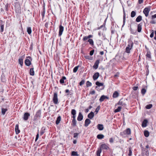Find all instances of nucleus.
<instances>
[{
	"mask_svg": "<svg viewBox=\"0 0 156 156\" xmlns=\"http://www.w3.org/2000/svg\"><path fill=\"white\" fill-rule=\"evenodd\" d=\"M131 131L130 128H127L122 132L120 133V135L123 137H126L128 135H130L131 134Z\"/></svg>",
	"mask_w": 156,
	"mask_h": 156,
	"instance_id": "nucleus-1",
	"label": "nucleus"
},
{
	"mask_svg": "<svg viewBox=\"0 0 156 156\" xmlns=\"http://www.w3.org/2000/svg\"><path fill=\"white\" fill-rule=\"evenodd\" d=\"M53 100L54 103L55 104H57L58 102V94L56 93H54Z\"/></svg>",
	"mask_w": 156,
	"mask_h": 156,
	"instance_id": "nucleus-2",
	"label": "nucleus"
},
{
	"mask_svg": "<svg viewBox=\"0 0 156 156\" xmlns=\"http://www.w3.org/2000/svg\"><path fill=\"white\" fill-rule=\"evenodd\" d=\"M151 10L150 7H146L144 10L143 12L146 17L148 15L149 13Z\"/></svg>",
	"mask_w": 156,
	"mask_h": 156,
	"instance_id": "nucleus-3",
	"label": "nucleus"
},
{
	"mask_svg": "<svg viewBox=\"0 0 156 156\" xmlns=\"http://www.w3.org/2000/svg\"><path fill=\"white\" fill-rule=\"evenodd\" d=\"M130 45L129 44L126 49V51L127 53H129L130 52V51L132 47L133 44V43L131 42H130Z\"/></svg>",
	"mask_w": 156,
	"mask_h": 156,
	"instance_id": "nucleus-4",
	"label": "nucleus"
},
{
	"mask_svg": "<svg viewBox=\"0 0 156 156\" xmlns=\"http://www.w3.org/2000/svg\"><path fill=\"white\" fill-rule=\"evenodd\" d=\"M149 152L148 150L146 149H144L142 151L143 156H149Z\"/></svg>",
	"mask_w": 156,
	"mask_h": 156,
	"instance_id": "nucleus-5",
	"label": "nucleus"
},
{
	"mask_svg": "<svg viewBox=\"0 0 156 156\" xmlns=\"http://www.w3.org/2000/svg\"><path fill=\"white\" fill-rule=\"evenodd\" d=\"M64 30V27L62 25H60L59 27V31L58 35L60 36L62 34Z\"/></svg>",
	"mask_w": 156,
	"mask_h": 156,
	"instance_id": "nucleus-6",
	"label": "nucleus"
},
{
	"mask_svg": "<svg viewBox=\"0 0 156 156\" xmlns=\"http://www.w3.org/2000/svg\"><path fill=\"white\" fill-rule=\"evenodd\" d=\"M41 113V110H38L36 112L35 116L34 117V119H36L37 118L40 117Z\"/></svg>",
	"mask_w": 156,
	"mask_h": 156,
	"instance_id": "nucleus-7",
	"label": "nucleus"
},
{
	"mask_svg": "<svg viewBox=\"0 0 156 156\" xmlns=\"http://www.w3.org/2000/svg\"><path fill=\"white\" fill-rule=\"evenodd\" d=\"M30 115V114L28 112H26L24 113L23 117V119L24 120H27Z\"/></svg>",
	"mask_w": 156,
	"mask_h": 156,
	"instance_id": "nucleus-8",
	"label": "nucleus"
},
{
	"mask_svg": "<svg viewBox=\"0 0 156 156\" xmlns=\"http://www.w3.org/2000/svg\"><path fill=\"white\" fill-rule=\"evenodd\" d=\"M100 62V61L99 60H96L94 63V65L93 66V68L95 69H98V65Z\"/></svg>",
	"mask_w": 156,
	"mask_h": 156,
	"instance_id": "nucleus-9",
	"label": "nucleus"
},
{
	"mask_svg": "<svg viewBox=\"0 0 156 156\" xmlns=\"http://www.w3.org/2000/svg\"><path fill=\"white\" fill-rule=\"evenodd\" d=\"M105 99H109V98L108 97L105 96L104 95H102L99 99V101L100 102H101L103 101Z\"/></svg>",
	"mask_w": 156,
	"mask_h": 156,
	"instance_id": "nucleus-10",
	"label": "nucleus"
},
{
	"mask_svg": "<svg viewBox=\"0 0 156 156\" xmlns=\"http://www.w3.org/2000/svg\"><path fill=\"white\" fill-rule=\"evenodd\" d=\"M99 73H94L93 76V79L94 80H96L99 76Z\"/></svg>",
	"mask_w": 156,
	"mask_h": 156,
	"instance_id": "nucleus-11",
	"label": "nucleus"
},
{
	"mask_svg": "<svg viewBox=\"0 0 156 156\" xmlns=\"http://www.w3.org/2000/svg\"><path fill=\"white\" fill-rule=\"evenodd\" d=\"M83 116L82 113L81 112H79L77 118V120L78 121H81L83 119Z\"/></svg>",
	"mask_w": 156,
	"mask_h": 156,
	"instance_id": "nucleus-12",
	"label": "nucleus"
},
{
	"mask_svg": "<svg viewBox=\"0 0 156 156\" xmlns=\"http://www.w3.org/2000/svg\"><path fill=\"white\" fill-rule=\"evenodd\" d=\"M90 122L91 121L89 119H86L85 122L84 126L85 127H87Z\"/></svg>",
	"mask_w": 156,
	"mask_h": 156,
	"instance_id": "nucleus-13",
	"label": "nucleus"
},
{
	"mask_svg": "<svg viewBox=\"0 0 156 156\" xmlns=\"http://www.w3.org/2000/svg\"><path fill=\"white\" fill-rule=\"evenodd\" d=\"M25 63L26 65L27 66H30L31 64V62L30 60L28 59H26L25 61Z\"/></svg>",
	"mask_w": 156,
	"mask_h": 156,
	"instance_id": "nucleus-14",
	"label": "nucleus"
},
{
	"mask_svg": "<svg viewBox=\"0 0 156 156\" xmlns=\"http://www.w3.org/2000/svg\"><path fill=\"white\" fill-rule=\"evenodd\" d=\"M148 122L147 120V119H144L143 121L142 126L143 127H146L147 126V123Z\"/></svg>",
	"mask_w": 156,
	"mask_h": 156,
	"instance_id": "nucleus-15",
	"label": "nucleus"
},
{
	"mask_svg": "<svg viewBox=\"0 0 156 156\" xmlns=\"http://www.w3.org/2000/svg\"><path fill=\"white\" fill-rule=\"evenodd\" d=\"M15 130L16 133V134H18L20 133V131L19 129V125L18 124L16 125L15 126Z\"/></svg>",
	"mask_w": 156,
	"mask_h": 156,
	"instance_id": "nucleus-16",
	"label": "nucleus"
},
{
	"mask_svg": "<svg viewBox=\"0 0 156 156\" xmlns=\"http://www.w3.org/2000/svg\"><path fill=\"white\" fill-rule=\"evenodd\" d=\"M101 149L107 150L108 148V147L105 144H103L101 146Z\"/></svg>",
	"mask_w": 156,
	"mask_h": 156,
	"instance_id": "nucleus-17",
	"label": "nucleus"
},
{
	"mask_svg": "<svg viewBox=\"0 0 156 156\" xmlns=\"http://www.w3.org/2000/svg\"><path fill=\"white\" fill-rule=\"evenodd\" d=\"M97 128L100 130H102L104 129L103 125L101 124H98L97 125Z\"/></svg>",
	"mask_w": 156,
	"mask_h": 156,
	"instance_id": "nucleus-18",
	"label": "nucleus"
},
{
	"mask_svg": "<svg viewBox=\"0 0 156 156\" xmlns=\"http://www.w3.org/2000/svg\"><path fill=\"white\" fill-rule=\"evenodd\" d=\"M118 104L119 105H121L122 106L126 105V104L124 102L122 99L120 100L119 102L118 103Z\"/></svg>",
	"mask_w": 156,
	"mask_h": 156,
	"instance_id": "nucleus-19",
	"label": "nucleus"
},
{
	"mask_svg": "<svg viewBox=\"0 0 156 156\" xmlns=\"http://www.w3.org/2000/svg\"><path fill=\"white\" fill-rule=\"evenodd\" d=\"M94 115V113L93 112H91L88 115V117L90 119H92Z\"/></svg>",
	"mask_w": 156,
	"mask_h": 156,
	"instance_id": "nucleus-20",
	"label": "nucleus"
},
{
	"mask_svg": "<svg viewBox=\"0 0 156 156\" xmlns=\"http://www.w3.org/2000/svg\"><path fill=\"white\" fill-rule=\"evenodd\" d=\"M73 118V119L72 120V125L73 126H76V118Z\"/></svg>",
	"mask_w": 156,
	"mask_h": 156,
	"instance_id": "nucleus-21",
	"label": "nucleus"
},
{
	"mask_svg": "<svg viewBox=\"0 0 156 156\" xmlns=\"http://www.w3.org/2000/svg\"><path fill=\"white\" fill-rule=\"evenodd\" d=\"M71 114L73 115L72 118H76V111L74 109H73L71 111Z\"/></svg>",
	"mask_w": 156,
	"mask_h": 156,
	"instance_id": "nucleus-22",
	"label": "nucleus"
},
{
	"mask_svg": "<svg viewBox=\"0 0 156 156\" xmlns=\"http://www.w3.org/2000/svg\"><path fill=\"white\" fill-rule=\"evenodd\" d=\"M61 120V117L60 116H58L56 121L55 123L56 125H58L60 123Z\"/></svg>",
	"mask_w": 156,
	"mask_h": 156,
	"instance_id": "nucleus-23",
	"label": "nucleus"
},
{
	"mask_svg": "<svg viewBox=\"0 0 156 156\" xmlns=\"http://www.w3.org/2000/svg\"><path fill=\"white\" fill-rule=\"evenodd\" d=\"M119 95V94L118 93V92L117 91H115L113 94V97L114 98H117Z\"/></svg>",
	"mask_w": 156,
	"mask_h": 156,
	"instance_id": "nucleus-24",
	"label": "nucleus"
},
{
	"mask_svg": "<svg viewBox=\"0 0 156 156\" xmlns=\"http://www.w3.org/2000/svg\"><path fill=\"white\" fill-rule=\"evenodd\" d=\"M142 25L141 23H140L137 26V31L138 32H140L141 30L142 29Z\"/></svg>",
	"mask_w": 156,
	"mask_h": 156,
	"instance_id": "nucleus-25",
	"label": "nucleus"
},
{
	"mask_svg": "<svg viewBox=\"0 0 156 156\" xmlns=\"http://www.w3.org/2000/svg\"><path fill=\"white\" fill-rule=\"evenodd\" d=\"M30 75L33 76L34 75V68H31L30 69Z\"/></svg>",
	"mask_w": 156,
	"mask_h": 156,
	"instance_id": "nucleus-26",
	"label": "nucleus"
},
{
	"mask_svg": "<svg viewBox=\"0 0 156 156\" xmlns=\"http://www.w3.org/2000/svg\"><path fill=\"white\" fill-rule=\"evenodd\" d=\"M66 77L64 76H62V78L60 80V83L61 84H63L64 83V80L66 79Z\"/></svg>",
	"mask_w": 156,
	"mask_h": 156,
	"instance_id": "nucleus-27",
	"label": "nucleus"
},
{
	"mask_svg": "<svg viewBox=\"0 0 156 156\" xmlns=\"http://www.w3.org/2000/svg\"><path fill=\"white\" fill-rule=\"evenodd\" d=\"M144 134L145 137H147L149 136V133L147 130H146L144 131Z\"/></svg>",
	"mask_w": 156,
	"mask_h": 156,
	"instance_id": "nucleus-28",
	"label": "nucleus"
},
{
	"mask_svg": "<svg viewBox=\"0 0 156 156\" xmlns=\"http://www.w3.org/2000/svg\"><path fill=\"white\" fill-rule=\"evenodd\" d=\"M104 136L102 134H99L97 136V138L98 139H101L104 138Z\"/></svg>",
	"mask_w": 156,
	"mask_h": 156,
	"instance_id": "nucleus-29",
	"label": "nucleus"
},
{
	"mask_svg": "<svg viewBox=\"0 0 156 156\" xmlns=\"http://www.w3.org/2000/svg\"><path fill=\"white\" fill-rule=\"evenodd\" d=\"M146 56L147 57L149 58H151V53L150 51L147 50Z\"/></svg>",
	"mask_w": 156,
	"mask_h": 156,
	"instance_id": "nucleus-30",
	"label": "nucleus"
},
{
	"mask_svg": "<svg viewBox=\"0 0 156 156\" xmlns=\"http://www.w3.org/2000/svg\"><path fill=\"white\" fill-rule=\"evenodd\" d=\"M19 63L21 66H22L23 64V59L22 58H20L19 59Z\"/></svg>",
	"mask_w": 156,
	"mask_h": 156,
	"instance_id": "nucleus-31",
	"label": "nucleus"
},
{
	"mask_svg": "<svg viewBox=\"0 0 156 156\" xmlns=\"http://www.w3.org/2000/svg\"><path fill=\"white\" fill-rule=\"evenodd\" d=\"M2 113L3 115H4L5 113V112L7 110V108H2Z\"/></svg>",
	"mask_w": 156,
	"mask_h": 156,
	"instance_id": "nucleus-32",
	"label": "nucleus"
},
{
	"mask_svg": "<svg viewBox=\"0 0 156 156\" xmlns=\"http://www.w3.org/2000/svg\"><path fill=\"white\" fill-rule=\"evenodd\" d=\"M96 84L98 87L102 86H103V84L102 83H100L98 81H97L96 82Z\"/></svg>",
	"mask_w": 156,
	"mask_h": 156,
	"instance_id": "nucleus-33",
	"label": "nucleus"
},
{
	"mask_svg": "<svg viewBox=\"0 0 156 156\" xmlns=\"http://www.w3.org/2000/svg\"><path fill=\"white\" fill-rule=\"evenodd\" d=\"M27 31L29 34H31L32 30L31 27H29L27 28Z\"/></svg>",
	"mask_w": 156,
	"mask_h": 156,
	"instance_id": "nucleus-34",
	"label": "nucleus"
},
{
	"mask_svg": "<svg viewBox=\"0 0 156 156\" xmlns=\"http://www.w3.org/2000/svg\"><path fill=\"white\" fill-rule=\"evenodd\" d=\"M90 44L92 46L94 45V41L92 39H89L88 41Z\"/></svg>",
	"mask_w": 156,
	"mask_h": 156,
	"instance_id": "nucleus-35",
	"label": "nucleus"
},
{
	"mask_svg": "<svg viewBox=\"0 0 156 156\" xmlns=\"http://www.w3.org/2000/svg\"><path fill=\"white\" fill-rule=\"evenodd\" d=\"M121 108H121V107L120 106L118 107L116 109H115L114 110V112L115 113H116V112H119L121 111Z\"/></svg>",
	"mask_w": 156,
	"mask_h": 156,
	"instance_id": "nucleus-36",
	"label": "nucleus"
},
{
	"mask_svg": "<svg viewBox=\"0 0 156 156\" xmlns=\"http://www.w3.org/2000/svg\"><path fill=\"white\" fill-rule=\"evenodd\" d=\"M71 154L73 156H80L79 155L77 154V152L75 151H72Z\"/></svg>",
	"mask_w": 156,
	"mask_h": 156,
	"instance_id": "nucleus-37",
	"label": "nucleus"
},
{
	"mask_svg": "<svg viewBox=\"0 0 156 156\" xmlns=\"http://www.w3.org/2000/svg\"><path fill=\"white\" fill-rule=\"evenodd\" d=\"M136 15V12L134 11H132L131 13V16L132 17H134Z\"/></svg>",
	"mask_w": 156,
	"mask_h": 156,
	"instance_id": "nucleus-38",
	"label": "nucleus"
},
{
	"mask_svg": "<svg viewBox=\"0 0 156 156\" xmlns=\"http://www.w3.org/2000/svg\"><path fill=\"white\" fill-rule=\"evenodd\" d=\"M152 105L151 104H149V105H147L145 108L147 109H150L152 108Z\"/></svg>",
	"mask_w": 156,
	"mask_h": 156,
	"instance_id": "nucleus-39",
	"label": "nucleus"
},
{
	"mask_svg": "<svg viewBox=\"0 0 156 156\" xmlns=\"http://www.w3.org/2000/svg\"><path fill=\"white\" fill-rule=\"evenodd\" d=\"M142 16H139L137 17V22H140L142 20Z\"/></svg>",
	"mask_w": 156,
	"mask_h": 156,
	"instance_id": "nucleus-40",
	"label": "nucleus"
},
{
	"mask_svg": "<svg viewBox=\"0 0 156 156\" xmlns=\"http://www.w3.org/2000/svg\"><path fill=\"white\" fill-rule=\"evenodd\" d=\"M101 152V149H98L97 152V156H100V154Z\"/></svg>",
	"mask_w": 156,
	"mask_h": 156,
	"instance_id": "nucleus-41",
	"label": "nucleus"
},
{
	"mask_svg": "<svg viewBox=\"0 0 156 156\" xmlns=\"http://www.w3.org/2000/svg\"><path fill=\"white\" fill-rule=\"evenodd\" d=\"M79 66H77L75 67L73 69V72L74 73H76L77 71L79 68Z\"/></svg>",
	"mask_w": 156,
	"mask_h": 156,
	"instance_id": "nucleus-42",
	"label": "nucleus"
},
{
	"mask_svg": "<svg viewBox=\"0 0 156 156\" xmlns=\"http://www.w3.org/2000/svg\"><path fill=\"white\" fill-rule=\"evenodd\" d=\"M146 91V90L145 88H143L141 90V93L143 95H144Z\"/></svg>",
	"mask_w": 156,
	"mask_h": 156,
	"instance_id": "nucleus-43",
	"label": "nucleus"
},
{
	"mask_svg": "<svg viewBox=\"0 0 156 156\" xmlns=\"http://www.w3.org/2000/svg\"><path fill=\"white\" fill-rule=\"evenodd\" d=\"M92 83L89 81H87L86 83V86L87 87H88L91 86Z\"/></svg>",
	"mask_w": 156,
	"mask_h": 156,
	"instance_id": "nucleus-44",
	"label": "nucleus"
},
{
	"mask_svg": "<svg viewBox=\"0 0 156 156\" xmlns=\"http://www.w3.org/2000/svg\"><path fill=\"white\" fill-rule=\"evenodd\" d=\"M129 153L128 154V155L129 156H131L132 155V152L131 150V149L130 147L129 148Z\"/></svg>",
	"mask_w": 156,
	"mask_h": 156,
	"instance_id": "nucleus-45",
	"label": "nucleus"
},
{
	"mask_svg": "<svg viewBox=\"0 0 156 156\" xmlns=\"http://www.w3.org/2000/svg\"><path fill=\"white\" fill-rule=\"evenodd\" d=\"M85 83V80H82L80 83L79 85L80 86H82Z\"/></svg>",
	"mask_w": 156,
	"mask_h": 156,
	"instance_id": "nucleus-46",
	"label": "nucleus"
},
{
	"mask_svg": "<svg viewBox=\"0 0 156 156\" xmlns=\"http://www.w3.org/2000/svg\"><path fill=\"white\" fill-rule=\"evenodd\" d=\"M131 33L133 34H135L136 31V30H133L131 28Z\"/></svg>",
	"mask_w": 156,
	"mask_h": 156,
	"instance_id": "nucleus-47",
	"label": "nucleus"
},
{
	"mask_svg": "<svg viewBox=\"0 0 156 156\" xmlns=\"http://www.w3.org/2000/svg\"><path fill=\"white\" fill-rule=\"evenodd\" d=\"M114 139L113 138H110L109 139V141L110 143H112L113 142Z\"/></svg>",
	"mask_w": 156,
	"mask_h": 156,
	"instance_id": "nucleus-48",
	"label": "nucleus"
},
{
	"mask_svg": "<svg viewBox=\"0 0 156 156\" xmlns=\"http://www.w3.org/2000/svg\"><path fill=\"white\" fill-rule=\"evenodd\" d=\"M99 109H100V106H99L96 109V110H95V112H96V113H97L98 112L99 110Z\"/></svg>",
	"mask_w": 156,
	"mask_h": 156,
	"instance_id": "nucleus-49",
	"label": "nucleus"
},
{
	"mask_svg": "<svg viewBox=\"0 0 156 156\" xmlns=\"http://www.w3.org/2000/svg\"><path fill=\"white\" fill-rule=\"evenodd\" d=\"M3 30H4V26L3 25H2L1 26V29H0V31L1 32H3Z\"/></svg>",
	"mask_w": 156,
	"mask_h": 156,
	"instance_id": "nucleus-50",
	"label": "nucleus"
},
{
	"mask_svg": "<svg viewBox=\"0 0 156 156\" xmlns=\"http://www.w3.org/2000/svg\"><path fill=\"white\" fill-rule=\"evenodd\" d=\"M87 36H85L84 37H83V41H85L87 40V39H89V38Z\"/></svg>",
	"mask_w": 156,
	"mask_h": 156,
	"instance_id": "nucleus-51",
	"label": "nucleus"
},
{
	"mask_svg": "<svg viewBox=\"0 0 156 156\" xmlns=\"http://www.w3.org/2000/svg\"><path fill=\"white\" fill-rule=\"evenodd\" d=\"M79 135L78 133H75L74 134V138H77L78 136Z\"/></svg>",
	"mask_w": 156,
	"mask_h": 156,
	"instance_id": "nucleus-52",
	"label": "nucleus"
},
{
	"mask_svg": "<svg viewBox=\"0 0 156 156\" xmlns=\"http://www.w3.org/2000/svg\"><path fill=\"white\" fill-rule=\"evenodd\" d=\"M94 50H92L91 51H90V55H91V56L92 55H93V54H94Z\"/></svg>",
	"mask_w": 156,
	"mask_h": 156,
	"instance_id": "nucleus-53",
	"label": "nucleus"
},
{
	"mask_svg": "<svg viewBox=\"0 0 156 156\" xmlns=\"http://www.w3.org/2000/svg\"><path fill=\"white\" fill-rule=\"evenodd\" d=\"M45 13V9H44L43 11L41 13V15L43 17H44V16Z\"/></svg>",
	"mask_w": 156,
	"mask_h": 156,
	"instance_id": "nucleus-54",
	"label": "nucleus"
},
{
	"mask_svg": "<svg viewBox=\"0 0 156 156\" xmlns=\"http://www.w3.org/2000/svg\"><path fill=\"white\" fill-rule=\"evenodd\" d=\"M154 32L153 30H152V32L151 33V34L150 35V37L151 38L153 37L154 36Z\"/></svg>",
	"mask_w": 156,
	"mask_h": 156,
	"instance_id": "nucleus-55",
	"label": "nucleus"
},
{
	"mask_svg": "<svg viewBox=\"0 0 156 156\" xmlns=\"http://www.w3.org/2000/svg\"><path fill=\"white\" fill-rule=\"evenodd\" d=\"M125 19H126L125 16L124 15L123 17V26L124 25V24H125Z\"/></svg>",
	"mask_w": 156,
	"mask_h": 156,
	"instance_id": "nucleus-56",
	"label": "nucleus"
},
{
	"mask_svg": "<svg viewBox=\"0 0 156 156\" xmlns=\"http://www.w3.org/2000/svg\"><path fill=\"white\" fill-rule=\"evenodd\" d=\"M95 91L94 90H92L91 91H90V94H95Z\"/></svg>",
	"mask_w": 156,
	"mask_h": 156,
	"instance_id": "nucleus-57",
	"label": "nucleus"
},
{
	"mask_svg": "<svg viewBox=\"0 0 156 156\" xmlns=\"http://www.w3.org/2000/svg\"><path fill=\"white\" fill-rule=\"evenodd\" d=\"M119 72H117L114 75V77H118L119 76Z\"/></svg>",
	"mask_w": 156,
	"mask_h": 156,
	"instance_id": "nucleus-58",
	"label": "nucleus"
},
{
	"mask_svg": "<svg viewBox=\"0 0 156 156\" xmlns=\"http://www.w3.org/2000/svg\"><path fill=\"white\" fill-rule=\"evenodd\" d=\"M150 23L152 24H155L156 23V22L154 20H153L151 21Z\"/></svg>",
	"mask_w": 156,
	"mask_h": 156,
	"instance_id": "nucleus-59",
	"label": "nucleus"
},
{
	"mask_svg": "<svg viewBox=\"0 0 156 156\" xmlns=\"http://www.w3.org/2000/svg\"><path fill=\"white\" fill-rule=\"evenodd\" d=\"M143 2V0H138V3L139 4H141Z\"/></svg>",
	"mask_w": 156,
	"mask_h": 156,
	"instance_id": "nucleus-60",
	"label": "nucleus"
},
{
	"mask_svg": "<svg viewBox=\"0 0 156 156\" xmlns=\"http://www.w3.org/2000/svg\"><path fill=\"white\" fill-rule=\"evenodd\" d=\"M38 137H39V134H38V133H37V134L36 135V139H35V141H36L37 140Z\"/></svg>",
	"mask_w": 156,
	"mask_h": 156,
	"instance_id": "nucleus-61",
	"label": "nucleus"
},
{
	"mask_svg": "<svg viewBox=\"0 0 156 156\" xmlns=\"http://www.w3.org/2000/svg\"><path fill=\"white\" fill-rule=\"evenodd\" d=\"M133 93L134 94V92H132V94L131 95H132V97H133V98H136V95H133Z\"/></svg>",
	"mask_w": 156,
	"mask_h": 156,
	"instance_id": "nucleus-62",
	"label": "nucleus"
},
{
	"mask_svg": "<svg viewBox=\"0 0 156 156\" xmlns=\"http://www.w3.org/2000/svg\"><path fill=\"white\" fill-rule=\"evenodd\" d=\"M156 18V14L153 15L152 16V19H153Z\"/></svg>",
	"mask_w": 156,
	"mask_h": 156,
	"instance_id": "nucleus-63",
	"label": "nucleus"
},
{
	"mask_svg": "<svg viewBox=\"0 0 156 156\" xmlns=\"http://www.w3.org/2000/svg\"><path fill=\"white\" fill-rule=\"evenodd\" d=\"M155 37L154 38V39L156 40V30L154 31Z\"/></svg>",
	"mask_w": 156,
	"mask_h": 156,
	"instance_id": "nucleus-64",
	"label": "nucleus"
}]
</instances>
